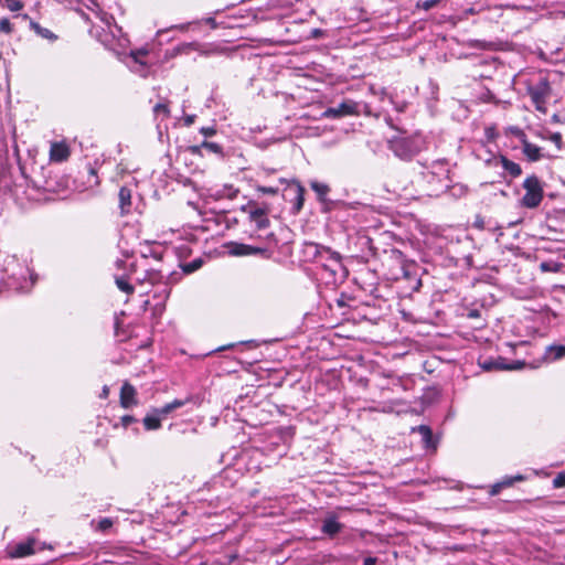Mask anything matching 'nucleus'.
Wrapping results in <instances>:
<instances>
[{
  "mask_svg": "<svg viewBox=\"0 0 565 565\" xmlns=\"http://www.w3.org/2000/svg\"><path fill=\"white\" fill-rule=\"evenodd\" d=\"M310 186L318 195L319 201L324 202L327 194L330 192L329 185L318 181H312Z\"/></svg>",
  "mask_w": 565,
  "mask_h": 565,
  "instance_id": "nucleus-27",
  "label": "nucleus"
},
{
  "mask_svg": "<svg viewBox=\"0 0 565 565\" xmlns=\"http://www.w3.org/2000/svg\"><path fill=\"white\" fill-rule=\"evenodd\" d=\"M138 393L134 385L125 381L120 388L119 404L125 409H130L139 404Z\"/></svg>",
  "mask_w": 565,
  "mask_h": 565,
  "instance_id": "nucleus-7",
  "label": "nucleus"
},
{
  "mask_svg": "<svg viewBox=\"0 0 565 565\" xmlns=\"http://www.w3.org/2000/svg\"><path fill=\"white\" fill-rule=\"evenodd\" d=\"M151 255L158 260L161 259V255L156 252H152Z\"/></svg>",
  "mask_w": 565,
  "mask_h": 565,
  "instance_id": "nucleus-52",
  "label": "nucleus"
},
{
  "mask_svg": "<svg viewBox=\"0 0 565 565\" xmlns=\"http://www.w3.org/2000/svg\"><path fill=\"white\" fill-rule=\"evenodd\" d=\"M386 254L387 258L398 266L396 271L391 273V278L397 280L401 277H407L408 271L406 269L405 255L397 248H392L390 252H386Z\"/></svg>",
  "mask_w": 565,
  "mask_h": 565,
  "instance_id": "nucleus-8",
  "label": "nucleus"
},
{
  "mask_svg": "<svg viewBox=\"0 0 565 565\" xmlns=\"http://www.w3.org/2000/svg\"><path fill=\"white\" fill-rule=\"evenodd\" d=\"M521 145L522 152L530 162H536L543 158L542 148L530 142L527 138L523 140Z\"/></svg>",
  "mask_w": 565,
  "mask_h": 565,
  "instance_id": "nucleus-14",
  "label": "nucleus"
},
{
  "mask_svg": "<svg viewBox=\"0 0 565 565\" xmlns=\"http://www.w3.org/2000/svg\"><path fill=\"white\" fill-rule=\"evenodd\" d=\"M295 199H294V213H299L303 207L305 202V188L298 182H292Z\"/></svg>",
  "mask_w": 565,
  "mask_h": 565,
  "instance_id": "nucleus-18",
  "label": "nucleus"
},
{
  "mask_svg": "<svg viewBox=\"0 0 565 565\" xmlns=\"http://www.w3.org/2000/svg\"><path fill=\"white\" fill-rule=\"evenodd\" d=\"M553 486L554 488L565 487V470L556 475V477L553 479Z\"/></svg>",
  "mask_w": 565,
  "mask_h": 565,
  "instance_id": "nucleus-36",
  "label": "nucleus"
},
{
  "mask_svg": "<svg viewBox=\"0 0 565 565\" xmlns=\"http://www.w3.org/2000/svg\"><path fill=\"white\" fill-rule=\"evenodd\" d=\"M118 202L121 215H127L131 210V190L127 186H121L118 193Z\"/></svg>",
  "mask_w": 565,
  "mask_h": 565,
  "instance_id": "nucleus-15",
  "label": "nucleus"
},
{
  "mask_svg": "<svg viewBox=\"0 0 565 565\" xmlns=\"http://www.w3.org/2000/svg\"><path fill=\"white\" fill-rule=\"evenodd\" d=\"M338 114L341 117L359 114V104L352 99H347L337 106Z\"/></svg>",
  "mask_w": 565,
  "mask_h": 565,
  "instance_id": "nucleus-20",
  "label": "nucleus"
},
{
  "mask_svg": "<svg viewBox=\"0 0 565 565\" xmlns=\"http://www.w3.org/2000/svg\"><path fill=\"white\" fill-rule=\"evenodd\" d=\"M201 148H204L207 151L216 153V154L222 153V147L216 142H210V141H203L200 146L191 147V151H192V153H198Z\"/></svg>",
  "mask_w": 565,
  "mask_h": 565,
  "instance_id": "nucleus-26",
  "label": "nucleus"
},
{
  "mask_svg": "<svg viewBox=\"0 0 565 565\" xmlns=\"http://www.w3.org/2000/svg\"><path fill=\"white\" fill-rule=\"evenodd\" d=\"M71 154L70 147L65 142H54L51 145L50 159L54 162H63Z\"/></svg>",
  "mask_w": 565,
  "mask_h": 565,
  "instance_id": "nucleus-12",
  "label": "nucleus"
},
{
  "mask_svg": "<svg viewBox=\"0 0 565 565\" xmlns=\"http://www.w3.org/2000/svg\"><path fill=\"white\" fill-rule=\"evenodd\" d=\"M507 132L515 136L520 142H522L523 140H525L527 138V136L525 135V132L523 131V129H521L520 127L518 126H510L508 129H507Z\"/></svg>",
  "mask_w": 565,
  "mask_h": 565,
  "instance_id": "nucleus-31",
  "label": "nucleus"
},
{
  "mask_svg": "<svg viewBox=\"0 0 565 565\" xmlns=\"http://www.w3.org/2000/svg\"><path fill=\"white\" fill-rule=\"evenodd\" d=\"M87 173H88V177H89V183H90V184H95V185H96V184H98V183H99V181H98V177H97V173H96L95 169L89 168V169L87 170Z\"/></svg>",
  "mask_w": 565,
  "mask_h": 565,
  "instance_id": "nucleus-42",
  "label": "nucleus"
},
{
  "mask_svg": "<svg viewBox=\"0 0 565 565\" xmlns=\"http://www.w3.org/2000/svg\"><path fill=\"white\" fill-rule=\"evenodd\" d=\"M200 132L204 135L205 137H211L216 134V129L214 127H202L200 129Z\"/></svg>",
  "mask_w": 565,
  "mask_h": 565,
  "instance_id": "nucleus-43",
  "label": "nucleus"
},
{
  "mask_svg": "<svg viewBox=\"0 0 565 565\" xmlns=\"http://www.w3.org/2000/svg\"><path fill=\"white\" fill-rule=\"evenodd\" d=\"M118 266L122 264V260H117L116 263Z\"/></svg>",
  "mask_w": 565,
  "mask_h": 565,
  "instance_id": "nucleus-54",
  "label": "nucleus"
},
{
  "mask_svg": "<svg viewBox=\"0 0 565 565\" xmlns=\"http://www.w3.org/2000/svg\"><path fill=\"white\" fill-rule=\"evenodd\" d=\"M204 22L206 24L211 25V28H213V29H215L216 25H217L215 19L212 18V17H209V18L204 19Z\"/></svg>",
  "mask_w": 565,
  "mask_h": 565,
  "instance_id": "nucleus-47",
  "label": "nucleus"
},
{
  "mask_svg": "<svg viewBox=\"0 0 565 565\" xmlns=\"http://www.w3.org/2000/svg\"><path fill=\"white\" fill-rule=\"evenodd\" d=\"M525 365L523 361H515L513 363H505V359L499 356L495 360L487 361L482 364V369L486 371L491 370H521Z\"/></svg>",
  "mask_w": 565,
  "mask_h": 565,
  "instance_id": "nucleus-9",
  "label": "nucleus"
},
{
  "mask_svg": "<svg viewBox=\"0 0 565 565\" xmlns=\"http://www.w3.org/2000/svg\"><path fill=\"white\" fill-rule=\"evenodd\" d=\"M108 395H109V387L107 385H104L103 388H102L100 397L102 398H107Z\"/></svg>",
  "mask_w": 565,
  "mask_h": 565,
  "instance_id": "nucleus-49",
  "label": "nucleus"
},
{
  "mask_svg": "<svg viewBox=\"0 0 565 565\" xmlns=\"http://www.w3.org/2000/svg\"><path fill=\"white\" fill-rule=\"evenodd\" d=\"M142 423L147 430H157L161 427V417L151 411L145 416Z\"/></svg>",
  "mask_w": 565,
  "mask_h": 565,
  "instance_id": "nucleus-23",
  "label": "nucleus"
},
{
  "mask_svg": "<svg viewBox=\"0 0 565 565\" xmlns=\"http://www.w3.org/2000/svg\"><path fill=\"white\" fill-rule=\"evenodd\" d=\"M412 431H417L422 437V443L425 449H433L436 450L437 448V440L433 436V430L427 425H419L417 427H413Z\"/></svg>",
  "mask_w": 565,
  "mask_h": 565,
  "instance_id": "nucleus-11",
  "label": "nucleus"
},
{
  "mask_svg": "<svg viewBox=\"0 0 565 565\" xmlns=\"http://www.w3.org/2000/svg\"><path fill=\"white\" fill-rule=\"evenodd\" d=\"M501 489H503L502 484L500 482H497L493 486H491L489 494L492 497L498 495L500 493Z\"/></svg>",
  "mask_w": 565,
  "mask_h": 565,
  "instance_id": "nucleus-45",
  "label": "nucleus"
},
{
  "mask_svg": "<svg viewBox=\"0 0 565 565\" xmlns=\"http://www.w3.org/2000/svg\"><path fill=\"white\" fill-rule=\"evenodd\" d=\"M191 401H192L191 396H189L184 399L177 398V399H173L172 402L163 405L162 407L152 408V412L158 414L162 419V418H166L171 412H173L180 407H183Z\"/></svg>",
  "mask_w": 565,
  "mask_h": 565,
  "instance_id": "nucleus-13",
  "label": "nucleus"
},
{
  "mask_svg": "<svg viewBox=\"0 0 565 565\" xmlns=\"http://www.w3.org/2000/svg\"><path fill=\"white\" fill-rule=\"evenodd\" d=\"M34 539H28L26 541L20 542L9 548V555L12 558H21L34 554Z\"/></svg>",
  "mask_w": 565,
  "mask_h": 565,
  "instance_id": "nucleus-10",
  "label": "nucleus"
},
{
  "mask_svg": "<svg viewBox=\"0 0 565 565\" xmlns=\"http://www.w3.org/2000/svg\"><path fill=\"white\" fill-rule=\"evenodd\" d=\"M341 531V524L334 519H327L322 525V532L329 535H335Z\"/></svg>",
  "mask_w": 565,
  "mask_h": 565,
  "instance_id": "nucleus-24",
  "label": "nucleus"
},
{
  "mask_svg": "<svg viewBox=\"0 0 565 565\" xmlns=\"http://www.w3.org/2000/svg\"><path fill=\"white\" fill-rule=\"evenodd\" d=\"M30 28L41 38L46 39L51 42L57 40V35L54 34L51 30L41 26L40 23L31 20L30 21Z\"/></svg>",
  "mask_w": 565,
  "mask_h": 565,
  "instance_id": "nucleus-22",
  "label": "nucleus"
},
{
  "mask_svg": "<svg viewBox=\"0 0 565 565\" xmlns=\"http://www.w3.org/2000/svg\"><path fill=\"white\" fill-rule=\"evenodd\" d=\"M153 111H154L156 114L164 113V114H167V115H168V114H169V108H168V106H167L166 104H161V103H159V104H157V105L153 107Z\"/></svg>",
  "mask_w": 565,
  "mask_h": 565,
  "instance_id": "nucleus-44",
  "label": "nucleus"
},
{
  "mask_svg": "<svg viewBox=\"0 0 565 565\" xmlns=\"http://www.w3.org/2000/svg\"><path fill=\"white\" fill-rule=\"evenodd\" d=\"M548 139L555 143V146L557 147V149H561L562 148V135L561 132H553L550 135Z\"/></svg>",
  "mask_w": 565,
  "mask_h": 565,
  "instance_id": "nucleus-39",
  "label": "nucleus"
},
{
  "mask_svg": "<svg viewBox=\"0 0 565 565\" xmlns=\"http://www.w3.org/2000/svg\"><path fill=\"white\" fill-rule=\"evenodd\" d=\"M2 58V53L0 52V60Z\"/></svg>",
  "mask_w": 565,
  "mask_h": 565,
  "instance_id": "nucleus-55",
  "label": "nucleus"
},
{
  "mask_svg": "<svg viewBox=\"0 0 565 565\" xmlns=\"http://www.w3.org/2000/svg\"><path fill=\"white\" fill-rule=\"evenodd\" d=\"M9 10L20 11L23 8V3L20 0H6Z\"/></svg>",
  "mask_w": 565,
  "mask_h": 565,
  "instance_id": "nucleus-37",
  "label": "nucleus"
},
{
  "mask_svg": "<svg viewBox=\"0 0 565 565\" xmlns=\"http://www.w3.org/2000/svg\"><path fill=\"white\" fill-rule=\"evenodd\" d=\"M228 254L233 256H248V255H262L265 258H269L270 253L266 248L255 247L252 245L231 242L227 245Z\"/></svg>",
  "mask_w": 565,
  "mask_h": 565,
  "instance_id": "nucleus-6",
  "label": "nucleus"
},
{
  "mask_svg": "<svg viewBox=\"0 0 565 565\" xmlns=\"http://www.w3.org/2000/svg\"><path fill=\"white\" fill-rule=\"evenodd\" d=\"M193 121H194V116H193V115H192V116H188V117L185 118V125H188V126H189V125H192V124H193Z\"/></svg>",
  "mask_w": 565,
  "mask_h": 565,
  "instance_id": "nucleus-50",
  "label": "nucleus"
},
{
  "mask_svg": "<svg viewBox=\"0 0 565 565\" xmlns=\"http://www.w3.org/2000/svg\"><path fill=\"white\" fill-rule=\"evenodd\" d=\"M527 94L530 95L536 110L545 111V104L551 95V85L548 79L543 77L535 85L529 86Z\"/></svg>",
  "mask_w": 565,
  "mask_h": 565,
  "instance_id": "nucleus-5",
  "label": "nucleus"
},
{
  "mask_svg": "<svg viewBox=\"0 0 565 565\" xmlns=\"http://www.w3.org/2000/svg\"><path fill=\"white\" fill-rule=\"evenodd\" d=\"M522 186L525 191L521 199L522 206L526 209L537 207L544 198V189L541 180L535 174H531L525 178Z\"/></svg>",
  "mask_w": 565,
  "mask_h": 565,
  "instance_id": "nucleus-3",
  "label": "nucleus"
},
{
  "mask_svg": "<svg viewBox=\"0 0 565 565\" xmlns=\"http://www.w3.org/2000/svg\"><path fill=\"white\" fill-rule=\"evenodd\" d=\"M478 316H479L478 310H472V311H470V313H469V317H478Z\"/></svg>",
  "mask_w": 565,
  "mask_h": 565,
  "instance_id": "nucleus-51",
  "label": "nucleus"
},
{
  "mask_svg": "<svg viewBox=\"0 0 565 565\" xmlns=\"http://www.w3.org/2000/svg\"><path fill=\"white\" fill-rule=\"evenodd\" d=\"M324 115L327 117H332V118H339L341 117L340 114H338V110H337V107H330L328 108L326 111H324Z\"/></svg>",
  "mask_w": 565,
  "mask_h": 565,
  "instance_id": "nucleus-46",
  "label": "nucleus"
},
{
  "mask_svg": "<svg viewBox=\"0 0 565 565\" xmlns=\"http://www.w3.org/2000/svg\"><path fill=\"white\" fill-rule=\"evenodd\" d=\"M256 191L262 194H269V195H276L278 193V188L276 186H264V185H257Z\"/></svg>",
  "mask_w": 565,
  "mask_h": 565,
  "instance_id": "nucleus-35",
  "label": "nucleus"
},
{
  "mask_svg": "<svg viewBox=\"0 0 565 565\" xmlns=\"http://www.w3.org/2000/svg\"><path fill=\"white\" fill-rule=\"evenodd\" d=\"M562 265L555 262H543L540 264V268L544 273H557L561 270Z\"/></svg>",
  "mask_w": 565,
  "mask_h": 565,
  "instance_id": "nucleus-29",
  "label": "nucleus"
},
{
  "mask_svg": "<svg viewBox=\"0 0 565 565\" xmlns=\"http://www.w3.org/2000/svg\"><path fill=\"white\" fill-rule=\"evenodd\" d=\"M500 162L502 164V168L512 177L518 178L522 174L521 166L510 159H508L505 156L499 157Z\"/></svg>",
  "mask_w": 565,
  "mask_h": 565,
  "instance_id": "nucleus-19",
  "label": "nucleus"
},
{
  "mask_svg": "<svg viewBox=\"0 0 565 565\" xmlns=\"http://www.w3.org/2000/svg\"><path fill=\"white\" fill-rule=\"evenodd\" d=\"M196 47H198V43H195V42L182 43L172 50L171 56H177L179 54H189L191 51L196 50Z\"/></svg>",
  "mask_w": 565,
  "mask_h": 565,
  "instance_id": "nucleus-28",
  "label": "nucleus"
},
{
  "mask_svg": "<svg viewBox=\"0 0 565 565\" xmlns=\"http://www.w3.org/2000/svg\"><path fill=\"white\" fill-rule=\"evenodd\" d=\"M113 526V521L109 518L99 520L97 529L105 532Z\"/></svg>",
  "mask_w": 565,
  "mask_h": 565,
  "instance_id": "nucleus-38",
  "label": "nucleus"
},
{
  "mask_svg": "<svg viewBox=\"0 0 565 565\" xmlns=\"http://www.w3.org/2000/svg\"><path fill=\"white\" fill-rule=\"evenodd\" d=\"M565 356V345L552 344L546 348L544 359L554 362Z\"/></svg>",
  "mask_w": 565,
  "mask_h": 565,
  "instance_id": "nucleus-21",
  "label": "nucleus"
},
{
  "mask_svg": "<svg viewBox=\"0 0 565 565\" xmlns=\"http://www.w3.org/2000/svg\"><path fill=\"white\" fill-rule=\"evenodd\" d=\"M441 0H424L417 3L418 8H422L426 11L435 8Z\"/></svg>",
  "mask_w": 565,
  "mask_h": 565,
  "instance_id": "nucleus-34",
  "label": "nucleus"
},
{
  "mask_svg": "<svg viewBox=\"0 0 565 565\" xmlns=\"http://www.w3.org/2000/svg\"><path fill=\"white\" fill-rule=\"evenodd\" d=\"M376 558L375 557H365L364 561H363V565H375L376 563Z\"/></svg>",
  "mask_w": 565,
  "mask_h": 565,
  "instance_id": "nucleus-48",
  "label": "nucleus"
},
{
  "mask_svg": "<svg viewBox=\"0 0 565 565\" xmlns=\"http://www.w3.org/2000/svg\"><path fill=\"white\" fill-rule=\"evenodd\" d=\"M423 170L419 173L422 190L429 196H438L450 188V164L447 159H438L430 164L420 162Z\"/></svg>",
  "mask_w": 565,
  "mask_h": 565,
  "instance_id": "nucleus-1",
  "label": "nucleus"
},
{
  "mask_svg": "<svg viewBox=\"0 0 565 565\" xmlns=\"http://www.w3.org/2000/svg\"><path fill=\"white\" fill-rule=\"evenodd\" d=\"M202 264H203L202 259L198 258L190 263L184 264L182 266V269L184 273L191 274V273H194L195 270H198L202 266Z\"/></svg>",
  "mask_w": 565,
  "mask_h": 565,
  "instance_id": "nucleus-30",
  "label": "nucleus"
},
{
  "mask_svg": "<svg viewBox=\"0 0 565 565\" xmlns=\"http://www.w3.org/2000/svg\"><path fill=\"white\" fill-rule=\"evenodd\" d=\"M388 148L404 161H411L425 149V139L418 135L395 136L388 140Z\"/></svg>",
  "mask_w": 565,
  "mask_h": 565,
  "instance_id": "nucleus-2",
  "label": "nucleus"
},
{
  "mask_svg": "<svg viewBox=\"0 0 565 565\" xmlns=\"http://www.w3.org/2000/svg\"><path fill=\"white\" fill-rule=\"evenodd\" d=\"M164 292H166V297H168L170 295V290H168L167 288L164 289Z\"/></svg>",
  "mask_w": 565,
  "mask_h": 565,
  "instance_id": "nucleus-53",
  "label": "nucleus"
},
{
  "mask_svg": "<svg viewBox=\"0 0 565 565\" xmlns=\"http://www.w3.org/2000/svg\"><path fill=\"white\" fill-rule=\"evenodd\" d=\"M250 221L256 223L258 230L266 228L269 226V220L266 216V211L264 209H254L249 212Z\"/></svg>",
  "mask_w": 565,
  "mask_h": 565,
  "instance_id": "nucleus-17",
  "label": "nucleus"
},
{
  "mask_svg": "<svg viewBox=\"0 0 565 565\" xmlns=\"http://www.w3.org/2000/svg\"><path fill=\"white\" fill-rule=\"evenodd\" d=\"M310 247L315 249L313 256L316 262L321 264L324 268H330L332 273H335L337 268L341 266V256L339 253L318 244H310Z\"/></svg>",
  "mask_w": 565,
  "mask_h": 565,
  "instance_id": "nucleus-4",
  "label": "nucleus"
},
{
  "mask_svg": "<svg viewBox=\"0 0 565 565\" xmlns=\"http://www.w3.org/2000/svg\"><path fill=\"white\" fill-rule=\"evenodd\" d=\"M523 479H524L523 476L519 475L513 478H507L503 481H501L500 483L502 484V488H505V487L512 486L514 481H522Z\"/></svg>",
  "mask_w": 565,
  "mask_h": 565,
  "instance_id": "nucleus-40",
  "label": "nucleus"
},
{
  "mask_svg": "<svg viewBox=\"0 0 565 565\" xmlns=\"http://www.w3.org/2000/svg\"><path fill=\"white\" fill-rule=\"evenodd\" d=\"M0 31L10 34L13 31V26L8 18L0 19Z\"/></svg>",
  "mask_w": 565,
  "mask_h": 565,
  "instance_id": "nucleus-32",
  "label": "nucleus"
},
{
  "mask_svg": "<svg viewBox=\"0 0 565 565\" xmlns=\"http://www.w3.org/2000/svg\"><path fill=\"white\" fill-rule=\"evenodd\" d=\"M164 278L161 268H147L142 277H137V281L145 282L148 281L150 284H159Z\"/></svg>",
  "mask_w": 565,
  "mask_h": 565,
  "instance_id": "nucleus-16",
  "label": "nucleus"
},
{
  "mask_svg": "<svg viewBox=\"0 0 565 565\" xmlns=\"http://www.w3.org/2000/svg\"><path fill=\"white\" fill-rule=\"evenodd\" d=\"M115 284L118 287V289H120L127 295H132L135 291L134 286L129 282L128 277L126 275L115 276Z\"/></svg>",
  "mask_w": 565,
  "mask_h": 565,
  "instance_id": "nucleus-25",
  "label": "nucleus"
},
{
  "mask_svg": "<svg viewBox=\"0 0 565 565\" xmlns=\"http://www.w3.org/2000/svg\"><path fill=\"white\" fill-rule=\"evenodd\" d=\"M484 135L489 141H493L498 138L499 134L494 125L484 128Z\"/></svg>",
  "mask_w": 565,
  "mask_h": 565,
  "instance_id": "nucleus-33",
  "label": "nucleus"
},
{
  "mask_svg": "<svg viewBox=\"0 0 565 565\" xmlns=\"http://www.w3.org/2000/svg\"><path fill=\"white\" fill-rule=\"evenodd\" d=\"M121 425L127 428L130 424L136 423L137 419L132 415H124L120 418Z\"/></svg>",
  "mask_w": 565,
  "mask_h": 565,
  "instance_id": "nucleus-41",
  "label": "nucleus"
}]
</instances>
